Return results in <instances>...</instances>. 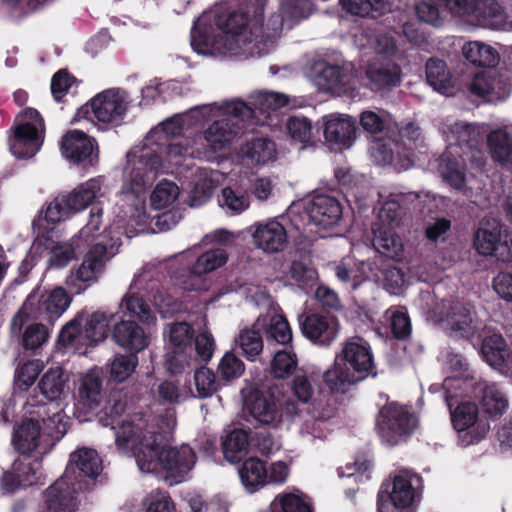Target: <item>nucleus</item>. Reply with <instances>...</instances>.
I'll return each mask as SVG.
<instances>
[{
	"mask_svg": "<svg viewBox=\"0 0 512 512\" xmlns=\"http://www.w3.org/2000/svg\"><path fill=\"white\" fill-rule=\"evenodd\" d=\"M223 111L248 113L245 103L240 100L197 106L165 119L148 132L142 144L129 150L122 175L123 193L133 198L137 222H143L146 218L147 188L155 180L158 172L165 168L154 146L165 145L170 137L198 129L206 119L213 115H221Z\"/></svg>",
	"mask_w": 512,
	"mask_h": 512,
	"instance_id": "f257e3e1",
	"label": "nucleus"
},
{
	"mask_svg": "<svg viewBox=\"0 0 512 512\" xmlns=\"http://www.w3.org/2000/svg\"><path fill=\"white\" fill-rule=\"evenodd\" d=\"M177 424L173 409L155 421L136 418L123 422L115 433V443L123 453H131L143 473L167 472L170 477L186 475L195 464V453L188 445L172 448L163 445V437Z\"/></svg>",
	"mask_w": 512,
	"mask_h": 512,
	"instance_id": "f03ea898",
	"label": "nucleus"
},
{
	"mask_svg": "<svg viewBox=\"0 0 512 512\" xmlns=\"http://www.w3.org/2000/svg\"><path fill=\"white\" fill-rule=\"evenodd\" d=\"M442 132L449 145L439 159V173L452 187L461 189L465 184L464 156H469L471 165L477 169L484 168L487 163L484 151L475 146L481 135L480 127L454 121L445 123Z\"/></svg>",
	"mask_w": 512,
	"mask_h": 512,
	"instance_id": "7ed1b4c3",
	"label": "nucleus"
},
{
	"mask_svg": "<svg viewBox=\"0 0 512 512\" xmlns=\"http://www.w3.org/2000/svg\"><path fill=\"white\" fill-rule=\"evenodd\" d=\"M373 370L374 357L369 343L354 337L343 343L335 355L334 364L323 374V381L332 392H344L347 387L372 374Z\"/></svg>",
	"mask_w": 512,
	"mask_h": 512,
	"instance_id": "20e7f679",
	"label": "nucleus"
},
{
	"mask_svg": "<svg viewBox=\"0 0 512 512\" xmlns=\"http://www.w3.org/2000/svg\"><path fill=\"white\" fill-rule=\"evenodd\" d=\"M115 217L108 228L101 233L98 232L102 219V209H92L90 211L89 220L87 224L75 235V243L78 246H85L90 248L98 241H103L108 247L111 243V237H120V244L122 243V236L131 238L137 227H143L147 224L148 214L145 211V220L137 222L135 219V208L132 197L124 195L123 186L121 187L119 200L117 202V211H114Z\"/></svg>",
	"mask_w": 512,
	"mask_h": 512,
	"instance_id": "39448f33",
	"label": "nucleus"
},
{
	"mask_svg": "<svg viewBox=\"0 0 512 512\" xmlns=\"http://www.w3.org/2000/svg\"><path fill=\"white\" fill-rule=\"evenodd\" d=\"M39 388L48 403L38 407L37 415L50 435L61 438L68 428V418L65 414L70 394L68 377L59 367L49 369L41 378Z\"/></svg>",
	"mask_w": 512,
	"mask_h": 512,
	"instance_id": "423d86ee",
	"label": "nucleus"
},
{
	"mask_svg": "<svg viewBox=\"0 0 512 512\" xmlns=\"http://www.w3.org/2000/svg\"><path fill=\"white\" fill-rule=\"evenodd\" d=\"M248 113L224 112L221 115H213L206 121L213 123L203 132L196 135L198 148L203 149L202 159L213 160L219 155L226 154L240 129L244 128L245 118L251 114V109L245 104Z\"/></svg>",
	"mask_w": 512,
	"mask_h": 512,
	"instance_id": "0eeeda50",
	"label": "nucleus"
},
{
	"mask_svg": "<svg viewBox=\"0 0 512 512\" xmlns=\"http://www.w3.org/2000/svg\"><path fill=\"white\" fill-rule=\"evenodd\" d=\"M71 297L62 287L52 290L35 289L26 299L23 307L12 320V329L20 331L24 322L31 319H44L54 322L68 309Z\"/></svg>",
	"mask_w": 512,
	"mask_h": 512,
	"instance_id": "6e6552de",
	"label": "nucleus"
},
{
	"mask_svg": "<svg viewBox=\"0 0 512 512\" xmlns=\"http://www.w3.org/2000/svg\"><path fill=\"white\" fill-rule=\"evenodd\" d=\"M120 246V237H111L107 247L103 241L93 244L86 252L82 263L70 270L66 277L68 290L75 295L84 293L89 287L98 282L106 262L116 253Z\"/></svg>",
	"mask_w": 512,
	"mask_h": 512,
	"instance_id": "1a4fd4ad",
	"label": "nucleus"
},
{
	"mask_svg": "<svg viewBox=\"0 0 512 512\" xmlns=\"http://www.w3.org/2000/svg\"><path fill=\"white\" fill-rule=\"evenodd\" d=\"M426 318L434 324H445L447 328L463 334L469 333L475 326V314L472 309L459 301L437 300L431 293L421 295Z\"/></svg>",
	"mask_w": 512,
	"mask_h": 512,
	"instance_id": "9d476101",
	"label": "nucleus"
},
{
	"mask_svg": "<svg viewBox=\"0 0 512 512\" xmlns=\"http://www.w3.org/2000/svg\"><path fill=\"white\" fill-rule=\"evenodd\" d=\"M82 317L78 315L62 328L59 342L63 346L80 349L103 341L108 335L110 323L114 320L115 314L96 311L86 319L84 328H81Z\"/></svg>",
	"mask_w": 512,
	"mask_h": 512,
	"instance_id": "9b49d317",
	"label": "nucleus"
},
{
	"mask_svg": "<svg viewBox=\"0 0 512 512\" xmlns=\"http://www.w3.org/2000/svg\"><path fill=\"white\" fill-rule=\"evenodd\" d=\"M245 403L256 422L273 428L278 427L285 418L293 419L299 416L296 403L290 399L277 397L273 390L253 391Z\"/></svg>",
	"mask_w": 512,
	"mask_h": 512,
	"instance_id": "f8f14e48",
	"label": "nucleus"
},
{
	"mask_svg": "<svg viewBox=\"0 0 512 512\" xmlns=\"http://www.w3.org/2000/svg\"><path fill=\"white\" fill-rule=\"evenodd\" d=\"M44 140V123L40 114L32 108L25 109L16 118L9 149L17 158H30L41 148Z\"/></svg>",
	"mask_w": 512,
	"mask_h": 512,
	"instance_id": "ddd939ff",
	"label": "nucleus"
},
{
	"mask_svg": "<svg viewBox=\"0 0 512 512\" xmlns=\"http://www.w3.org/2000/svg\"><path fill=\"white\" fill-rule=\"evenodd\" d=\"M133 105L130 94L122 88H109L96 94L78 112L89 114L104 124H119Z\"/></svg>",
	"mask_w": 512,
	"mask_h": 512,
	"instance_id": "4468645a",
	"label": "nucleus"
},
{
	"mask_svg": "<svg viewBox=\"0 0 512 512\" xmlns=\"http://www.w3.org/2000/svg\"><path fill=\"white\" fill-rule=\"evenodd\" d=\"M443 388L446 391V401L449 407L452 406V399L456 397L453 389L473 388L476 397L480 398V404L485 413L497 417L502 415L508 408L506 395L495 384L485 381L473 382L469 379H460L457 376L447 377L443 382Z\"/></svg>",
	"mask_w": 512,
	"mask_h": 512,
	"instance_id": "2eb2a0df",
	"label": "nucleus"
},
{
	"mask_svg": "<svg viewBox=\"0 0 512 512\" xmlns=\"http://www.w3.org/2000/svg\"><path fill=\"white\" fill-rule=\"evenodd\" d=\"M474 246L484 256H493L502 262L512 261V234L496 220L483 221L475 233Z\"/></svg>",
	"mask_w": 512,
	"mask_h": 512,
	"instance_id": "dca6fc26",
	"label": "nucleus"
},
{
	"mask_svg": "<svg viewBox=\"0 0 512 512\" xmlns=\"http://www.w3.org/2000/svg\"><path fill=\"white\" fill-rule=\"evenodd\" d=\"M303 210V229L307 225L328 228L335 225L342 216V207L339 201L329 195L319 194L290 208V214Z\"/></svg>",
	"mask_w": 512,
	"mask_h": 512,
	"instance_id": "f3484780",
	"label": "nucleus"
},
{
	"mask_svg": "<svg viewBox=\"0 0 512 512\" xmlns=\"http://www.w3.org/2000/svg\"><path fill=\"white\" fill-rule=\"evenodd\" d=\"M377 425L382 440L396 445L412 433L417 420L405 407L391 403L381 409Z\"/></svg>",
	"mask_w": 512,
	"mask_h": 512,
	"instance_id": "a211bd4d",
	"label": "nucleus"
},
{
	"mask_svg": "<svg viewBox=\"0 0 512 512\" xmlns=\"http://www.w3.org/2000/svg\"><path fill=\"white\" fill-rule=\"evenodd\" d=\"M451 419L454 428L463 433L460 438L466 446L480 442L490 430L486 420L478 419V408L473 402L459 404L451 413Z\"/></svg>",
	"mask_w": 512,
	"mask_h": 512,
	"instance_id": "6ab92c4d",
	"label": "nucleus"
},
{
	"mask_svg": "<svg viewBox=\"0 0 512 512\" xmlns=\"http://www.w3.org/2000/svg\"><path fill=\"white\" fill-rule=\"evenodd\" d=\"M313 81L320 90L338 95L352 93L355 89L350 65L340 67L326 62L317 63L313 68Z\"/></svg>",
	"mask_w": 512,
	"mask_h": 512,
	"instance_id": "aec40b11",
	"label": "nucleus"
},
{
	"mask_svg": "<svg viewBox=\"0 0 512 512\" xmlns=\"http://www.w3.org/2000/svg\"><path fill=\"white\" fill-rule=\"evenodd\" d=\"M476 4V0H420L416 13L421 21L437 26L443 21L445 9L454 15L469 17L475 12Z\"/></svg>",
	"mask_w": 512,
	"mask_h": 512,
	"instance_id": "412c9836",
	"label": "nucleus"
},
{
	"mask_svg": "<svg viewBox=\"0 0 512 512\" xmlns=\"http://www.w3.org/2000/svg\"><path fill=\"white\" fill-rule=\"evenodd\" d=\"M476 4V0H420L416 13L421 21L437 26L443 21L445 9L454 15L469 17L475 12Z\"/></svg>",
	"mask_w": 512,
	"mask_h": 512,
	"instance_id": "4be33fe9",
	"label": "nucleus"
},
{
	"mask_svg": "<svg viewBox=\"0 0 512 512\" xmlns=\"http://www.w3.org/2000/svg\"><path fill=\"white\" fill-rule=\"evenodd\" d=\"M251 114L245 118V122L251 124L267 125L270 127L277 126V122L273 123V118L278 117V110L289 104L287 95L272 91H261L251 96Z\"/></svg>",
	"mask_w": 512,
	"mask_h": 512,
	"instance_id": "5701e85b",
	"label": "nucleus"
},
{
	"mask_svg": "<svg viewBox=\"0 0 512 512\" xmlns=\"http://www.w3.org/2000/svg\"><path fill=\"white\" fill-rule=\"evenodd\" d=\"M61 153L70 162L94 166L98 162L95 140L80 130L68 131L61 140Z\"/></svg>",
	"mask_w": 512,
	"mask_h": 512,
	"instance_id": "b1692460",
	"label": "nucleus"
},
{
	"mask_svg": "<svg viewBox=\"0 0 512 512\" xmlns=\"http://www.w3.org/2000/svg\"><path fill=\"white\" fill-rule=\"evenodd\" d=\"M323 135L332 149L350 148L356 138L355 121L346 114L332 113L322 117Z\"/></svg>",
	"mask_w": 512,
	"mask_h": 512,
	"instance_id": "393cba45",
	"label": "nucleus"
},
{
	"mask_svg": "<svg viewBox=\"0 0 512 512\" xmlns=\"http://www.w3.org/2000/svg\"><path fill=\"white\" fill-rule=\"evenodd\" d=\"M302 334L312 343L329 346L339 335L340 325L335 317L311 314L299 317Z\"/></svg>",
	"mask_w": 512,
	"mask_h": 512,
	"instance_id": "a878e982",
	"label": "nucleus"
},
{
	"mask_svg": "<svg viewBox=\"0 0 512 512\" xmlns=\"http://www.w3.org/2000/svg\"><path fill=\"white\" fill-rule=\"evenodd\" d=\"M417 497L411 482H384L378 492V512H401Z\"/></svg>",
	"mask_w": 512,
	"mask_h": 512,
	"instance_id": "bb28decb",
	"label": "nucleus"
},
{
	"mask_svg": "<svg viewBox=\"0 0 512 512\" xmlns=\"http://www.w3.org/2000/svg\"><path fill=\"white\" fill-rule=\"evenodd\" d=\"M80 482H53L46 490V501L42 512H75L78 507Z\"/></svg>",
	"mask_w": 512,
	"mask_h": 512,
	"instance_id": "cd10ccee",
	"label": "nucleus"
},
{
	"mask_svg": "<svg viewBox=\"0 0 512 512\" xmlns=\"http://www.w3.org/2000/svg\"><path fill=\"white\" fill-rule=\"evenodd\" d=\"M252 238L256 247L266 253H277L287 244V232L275 219L256 223Z\"/></svg>",
	"mask_w": 512,
	"mask_h": 512,
	"instance_id": "c85d7f7f",
	"label": "nucleus"
},
{
	"mask_svg": "<svg viewBox=\"0 0 512 512\" xmlns=\"http://www.w3.org/2000/svg\"><path fill=\"white\" fill-rule=\"evenodd\" d=\"M102 471V462L93 449L82 448L72 453L66 467V478H97Z\"/></svg>",
	"mask_w": 512,
	"mask_h": 512,
	"instance_id": "c756f323",
	"label": "nucleus"
},
{
	"mask_svg": "<svg viewBox=\"0 0 512 512\" xmlns=\"http://www.w3.org/2000/svg\"><path fill=\"white\" fill-rule=\"evenodd\" d=\"M239 155L247 165L261 166L276 160L275 143L265 137H253L241 147Z\"/></svg>",
	"mask_w": 512,
	"mask_h": 512,
	"instance_id": "7c9ffc66",
	"label": "nucleus"
},
{
	"mask_svg": "<svg viewBox=\"0 0 512 512\" xmlns=\"http://www.w3.org/2000/svg\"><path fill=\"white\" fill-rule=\"evenodd\" d=\"M104 182L105 180L101 176L91 178L79 184L70 193L65 195L75 214L83 211L94 201L105 196Z\"/></svg>",
	"mask_w": 512,
	"mask_h": 512,
	"instance_id": "2f4dec72",
	"label": "nucleus"
},
{
	"mask_svg": "<svg viewBox=\"0 0 512 512\" xmlns=\"http://www.w3.org/2000/svg\"><path fill=\"white\" fill-rule=\"evenodd\" d=\"M117 345L132 353H138L148 346V336L133 321H120L115 324L112 334Z\"/></svg>",
	"mask_w": 512,
	"mask_h": 512,
	"instance_id": "473e14b6",
	"label": "nucleus"
},
{
	"mask_svg": "<svg viewBox=\"0 0 512 512\" xmlns=\"http://www.w3.org/2000/svg\"><path fill=\"white\" fill-rule=\"evenodd\" d=\"M471 93L480 96L488 97L490 101L503 100L510 93V86L497 76L496 72H481L477 73L471 84Z\"/></svg>",
	"mask_w": 512,
	"mask_h": 512,
	"instance_id": "72a5a7b5",
	"label": "nucleus"
},
{
	"mask_svg": "<svg viewBox=\"0 0 512 512\" xmlns=\"http://www.w3.org/2000/svg\"><path fill=\"white\" fill-rule=\"evenodd\" d=\"M42 425L43 427H41L38 420L30 419L24 421L14 431L12 442L18 452L22 454L33 452L39 446L41 438L44 435L57 439L45 430V424L43 422Z\"/></svg>",
	"mask_w": 512,
	"mask_h": 512,
	"instance_id": "f704fd0d",
	"label": "nucleus"
},
{
	"mask_svg": "<svg viewBox=\"0 0 512 512\" xmlns=\"http://www.w3.org/2000/svg\"><path fill=\"white\" fill-rule=\"evenodd\" d=\"M147 278L148 277L144 270L135 276L132 284L130 285L129 292L124 296L120 304V308L125 307L131 315L137 317L142 322L146 324H153L156 321L155 315L143 299L138 297L134 291L142 289L143 282H145Z\"/></svg>",
	"mask_w": 512,
	"mask_h": 512,
	"instance_id": "c9c22d12",
	"label": "nucleus"
},
{
	"mask_svg": "<svg viewBox=\"0 0 512 512\" xmlns=\"http://www.w3.org/2000/svg\"><path fill=\"white\" fill-rule=\"evenodd\" d=\"M255 327L264 330L267 339H271L278 344L287 345L292 341V329L283 314L260 315L255 320Z\"/></svg>",
	"mask_w": 512,
	"mask_h": 512,
	"instance_id": "e433bc0d",
	"label": "nucleus"
},
{
	"mask_svg": "<svg viewBox=\"0 0 512 512\" xmlns=\"http://www.w3.org/2000/svg\"><path fill=\"white\" fill-rule=\"evenodd\" d=\"M219 183V173L206 169H198L195 173L193 188L189 193V205L200 207L212 196L214 189Z\"/></svg>",
	"mask_w": 512,
	"mask_h": 512,
	"instance_id": "4c0bfd02",
	"label": "nucleus"
},
{
	"mask_svg": "<svg viewBox=\"0 0 512 512\" xmlns=\"http://www.w3.org/2000/svg\"><path fill=\"white\" fill-rule=\"evenodd\" d=\"M396 226L373 225V245L381 254L398 259L403 254V243L395 232Z\"/></svg>",
	"mask_w": 512,
	"mask_h": 512,
	"instance_id": "58836bf2",
	"label": "nucleus"
},
{
	"mask_svg": "<svg viewBox=\"0 0 512 512\" xmlns=\"http://www.w3.org/2000/svg\"><path fill=\"white\" fill-rule=\"evenodd\" d=\"M196 249L197 248L194 247L193 249L184 251L180 256L186 261L195 258L192 265L196 268L198 273H202L205 276L221 268L228 261V254L221 248L210 249L199 255H196Z\"/></svg>",
	"mask_w": 512,
	"mask_h": 512,
	"instance_id": "ea45409f",
	"label": "nucleus"
},
{
	"mask_svg": "<svg viewBox=\"0 0 512 512\" xmlns=\"http://www.w3.org/2000/svg\"><path fill=\"white\" fill-rule=\"evenodd\" d=\"M469 20L490 29L507 28L506 15L501 6L490 0L477 2L475 12L469 16Z\"/></svg>",
	"mask_w": 512,
	"mask_h": 512,
	"instance_id": "a19ab883",
	"label": "nucleus"
},
{
	"mask_svg": "<svg viewBox=\"0 0 512 512\" xmlns=\"http://www.w3.org/2000/svg\"><path fill=\"white\" fill-rule=\"evenodd\" d=\"M487 149L494 162L512 165V136L505 129H495L487 135Z\"/></svg>",
	"mask_w": 512,
	"mask_h": 512,
	"instance_id": "79ce46f5",
	"label": "nucleus"
},
{
	"mask_svg": "<svg viewBox=\"0 0 512 512\" xmlns=\"http://www.w3.org/2000/svg\"><path fill=\"white\" fill-rule=\"evenodd\" d=\"M260 331L254 322L251 326L242 328L234 340L236 348L248 361H256L263 351L264 342Z\"/></svg>",
	"mask_w": 512,
	"mask_h": 512,
	"instance_id": "37998d69",
	"label": "nucleus"
},
{
	"mask_svg": "<svg viewBox=\"0 0 512 512\" xmlns=\"http://www.w3.org/2000/svg\"><path fill=\"white\" fill-rule=\"evenodd\" d=\"M464 58L475 66L495 67L500 59L498 51L490 44L470 41L463 45Z\"/></svg>",
	"mask_w": 512,
	"mask_h": 512,
	"instance_id": "c03bdc74",
	"label": "nucleus"
},
{
	"mask_svg": "<svg viewBox=\"0 0 512 512\" xmlns=\"http://www.w3.org/2000/svg\"><path fill=\"white\" fill-rule=\"evenodd\" d=\"M398 145L389 141H376L371 147V156L379 165H393L398 170H407L413 166V160L409 156L402 157L399 152L394 155V149Z\"/></svg>",
	"mask_w": 512,
	"mask_h": 512,
	"instance_id": "a18cd8bd",
	"label": "nucleus"
},
{
	"mask_svg": "<svg viewBox=\"0 0 512 512\" xmlns=\"http://www.w3.org/2000/svg\"><path fill=\"white\" fill-rule=\"evenodd\" d=\"M373 89L395 86L400 80V68L394 63H371L366 71Z\"/></svg>",
	"mask_w": 512,
	"mask_h": 512,
	"instance_id": "49530a36",
	"label": "nucleus"
},
{
	"mask_svg": "<svg viewBox=\"0 0 512 512\" xmlns=\"http://www.w3.org/2000/svg\"><path fill=\"white\" fill-rule=\"evenodd\" d=\"M102 388L101 375L97 370H91L81 376L78 388V401L84 407L92 408L100 399Z\"/></svg>",
	"mask_w": 512,
	"mask_h": 512,
	"instance_id": "de8ad7c7",
	"label": "nucleus"
},
{
	"mask_svg": "<svg viewBox=\"0 0 512 512\" xmlns=\"http://www.w3.org/2000/svg\"><path fill=\"white\" fill-rule=\"evenodd\" d=\"M481 355L491 367L504 371L507 357L502 336L492 334L485 337L481 346Z\"/></svg>",
	"mask_w": 512,
	"mask_h": 512,
	"instance_id": "09e8293b",
	"label": "nucleus"
},
{
	"mask_svg": "<svg viewBox=\"0 0 512 512\" xmlns=\"http://www.w3.org/2000/svg\"><path fill=\"white\" fill-rule=\"evenodd\" d=\"M249 445L250 441L246 431L233 430L222 443L224 458L231 463L239 462L247 454Z\"/></svg>",
	"mask_w": 512,
	"mask_h": 512,
	"instance_id": "8fccbe9b",
	"label": "nucleus"
},
{
	"mask_svg": "<svg viewBox=\"0 0 512 512\" xmlns=\"http://www.w3.org/2000/svg\"><path fill=\"white\" fill-rule=\"evenodd\" d=\"M298 358L293 349H282L276 351L270 361L269 370L276 379H287L296 370Z\"/></svg>",
	"mask_w": 512,
	"mask_h": 512,
	"instance_id": "3c124183",
	"label": "nucleus"
},
{
	"mask_svg": "<svg viewBox=\"0 0 512 512\" xmlns=\"http://www.w3.org/2000/svg\"><path fill=\"white\" fill-rule=\"evenodd\" d=\"M202 153L203 149L198 148L197 140L194 137H187L184 142L169 144L166 149V158L169 164L178 166L188 157L202 159Z\"/></svg>",
	"mask_w": 512,
	"mask_h": 512,
	"instance_id": "603ef678",
	"label": "nucleus"
},
{
	"mask_svg": "<svg viewBox=\"0 0 512 512\" xmlns=\"http://www.w3.org/2000/svg\"><path fill=\"white\" fill-rule=\"evenodd\" d=\"M219 206L227 213L238 215L248 209L249 196L238 187H224L218 198Z\"/></svg>",
	"mask_w": 512,
	"mask_h": 512,
	"instance_id": "864d4df0",
	"label": "nucleus"
},
{
	"mask_svg": "<svg viewBox=\"0 0 512 512\" xmlns=\"http://www.w3.org/2000/svg\"><path fill=\"white\" fill-rule=\"evenodd\" d=\"M426 79L434 90L447 94L451 86V75L444 61L430 59L426 63Z\"/></svg>",
	"mask_w": 512,
	"mask_h": 512,
	"instance_id": "5fc2aeb1",
	"label": "nucleus"
},
{
	"mask_svg": "<svg viewBox=\"0 0 512 512\" xmlns=\"http://www.w3.org/2000/svg\"><path fill=\"white\" fill-rule=\"evenodd\" d=\"M179 195L180 189L176 183L169 180H161L151 192V207L156 210L168 208L176 202Z\"/></svg>",
	"mask_w": 512,
	"mask_h": 512,
	"instance_id": "6e6d98bb",
	"label": "nucleus"
},
{
	"mask_svg": "<svg viewBox=\"0 0 512 512\" xmlns=\"http://www.w3.org/2000/svg\"><path fill=\"white\" fill-rule=\"evenodd\" d=\"M157 394L161 401L169 404H178L194 397V393L189 386L179 385L169 380L159 383Z\"/></svg>",
	"mask_w": 512,
	"mask_h": 512,
	"instance_id": "4d7b16f0",
	"label": "nucleus"
},
{
	"mask_svg": "<svg viewBox=\"0 0 512 512\" xmlns=\"http://www.w3.org/2000/svg\"><path fill=\"white\" fill-rule=\"evenodd\" d=\"M166 335L172 349L193 351L191 345L193 330L188 323L176 322L170 324Z\"/></svg>",
	"mask_w": 512,
	"mask_h": 512,
	"instance_id": "13d9d810",
	"label": "nucleus"
},
{
	"mask_svg": "<svg viewBox=\"0 0 512 512\" xmlns=\"http://www.w3.org/2000/svg\"><path fill=\"white\" fill-rule=\"evenodd\" d=\"M403 214L404 209L401 205V197L393 196L382 204L378 220L374 225L399 227Z\"/></svg>",
	"mask_w": 512,
	"mask_h": 512,
	"instance_id": "bf43d9fd",
	"label": "nucleus"
},
{
	"mask_svg": "<svg viewBox=\"0 0 512 512\" xmlns=\"http://www.w3.org/2000/svg\"><path fill=\"white\" fill-rule=\"evenodd\" d=\"M176 284L184 291L203 292L209 290L211 281L207 276L198 273L191 265L187 272L180 273L175 278Z\"/></svg>",
	"mask_w": 512,
	"mask_h": 512,
	"instance_id": "052dcab7",
	"label": "nucleus"
},
{
	"mask_svg": "<svg viewBox=\"0 0 512 512\" xmlns=\"http://www.w3.org/2000/svg\"><path fill=\"white\" fill-rule=\"evenodd\" d=\"M75 214L65 195L58 196L46 207L43 220L52 227Z\"/></svg>",
	"mask_w": 512,
	"mask_h": 512,
	"instance_id": "680f3d73",
	"label": "nucleus"
},
{
	"mask_svg": "<svg viewBox=\"0 0 512 512\" xmlns=\"http://www.w3.org/2000/svg\"><path fill=\"white\" fill-rule=\"evenodd\" d=\"M85 248V246L76 245L74 236L70 242L52 246L49 261L56 268L65 267L77 253L82 252Z\"/></svg>",
	"mask_w": 512,
	"mask_h": 512,
	"instance_id": "e2e57ef3",
	"label": "nucleus"
},
{
	"mask_svg": "<svg viewBox=\"0 0 512 512\" xmlns=\"http://www.w3.org/2000/svg\"><path fill=\"white\" fill-rule=\"evenodd\" d=\"M138 364L135 355H116L110 363V377L115 382H123L128 379Z\"/></svg>",
	"mask_w": 512,
	"mask_h": 512,
	"instance_id": "0e129e2a",
	"label": "nucleus"
},
{
	"mask_svg": "<svg viewBox=\"0 0 512 512\" xmlns=\"http://www.w3.org/2000/svg\"><path fill=\"white\" fill-rule=\"evenodd\" d=\"M195 360L192 351L172 349L166 356L165 368L172 375L180 374L190 368Z\"/></svg>",
	"mask_w": 512,
	"mask_h": 512,
	"instance_id": "69168bd1",
	"label": "nucleus"
},
{
	"mask_svg": "<svg viewBox=\"0 0 512 512\" xmlns=\"http://www.w3.org/2000/svg\"><path fill=\"white\" fill-rule=\"evenodd\" d=\"M384 318L390 323L391 330L395 337L405 338L410 334V320L403 308L388 309L384 314Z\"/></svg>",
	"mask_w": 512,
	"mask_h": 512,
	"instance_id": "338daca9",
	"label": "nucleus"
},
{
	"mask_svg": "<svg viewBox=\"0 0 512 512\" xmlns=\"http://www.w3.org/2000/svg\"><path fill=\"white\" fill-rule=\"evenodd\" d=\"M266 512H311L309 505L295 494L276 498Z\"/></svg>",
	"mask_w": 512,
	"mask_h": 512,
	"instance_id": "774afa93",
	"label": "nucleus"
}]
</instances>
